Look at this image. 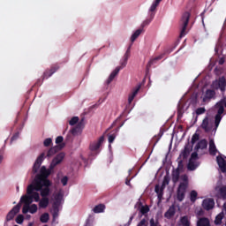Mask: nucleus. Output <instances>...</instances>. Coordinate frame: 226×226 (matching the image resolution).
<instances>
[{"label": "nucleus", "instance_id": "bf43d9fd", "mask_svg": "<svg viewBox=\"0 0 226 226\" xmlns=\"http://www.w3.org/2000/svg\"><path fill=\"white\" fill-rule=\"evenodd\" d=\"M4 226H8V224L5 223Z\"/></svg>", "mask_w": 226, "mask_h": 226}, {"label": "nucleus", "instance_id": "0eeeda50", "mask_svg": "<svg viewBox=\"0 0 226 226\" xmlns=\"http://www.w3.org/2000/svg\"><path fill=\"white\" fill-rule=\"evenodd\" d=\"M64 158H66V154L64 152L58 153L52 158L49 163L50 169H55L57 167V165H61V163L64 162Z\"/></svg>", "mask_w": 226, "mask_h": 226}, {"label": "nucleus", "instance_id": "c9c22d12", "mask_svg": "<svg viewBox=\"0 0 226 226\" xmlns=\"http://www.w3.org/2000/svg\"><path fill=\"white\" fill-rule=\"evenodd\" d=\"M222 220H223V212L219 214L215 217V225H220V223H222Z\"/></svg>", "mask_w": 226, "mask_h": 226}, {"label": "nucleus", "instance_id": "72a5a7b5", "mask_svg": "<svg viewBox=\"0 0 226 226\" xmlns=\"http://www.w3.org/2000/svg\"><path fill=\"white\" fill-rule=\"evenodd\" d=\"M15 222L19 225H22L24 223V215H22V214L18 215L15 219Z\"/></svg>", "mask_w": 226, "mask_h": 226}, {"label": "nucleus", "instance_id": "864d4df0", "mask_svg": "<svg viewBox=\"0 0 226 226\" xmlns=\"http://www.w3.org/2000/svg\"><path fill=\"white\" fill-rule=\"evenodd\" d=\"M44 75H45L46 79H48V77H50V75H52V72L49 75H47V72H46Z\"/></svg>", "mask_w": 226, "mask_h": 226}, {"label": "nucleus", "instance_id": "a18cd8bd", "mask_svg": "<svg viewBox=\"0 0 226 226\" xmlns=\"http://www.w3.org/2000/svg\"><path fill=\"white\" fill-rule=\"evenodd\" d=\"M138 226H147L146 225V221L145 220H142Z\"/></svg>", "mask_w": 226, "mask_h": 226}, {"label": "nucleus", "instance_id": "c03bdc74", "mask_svg": "<svg viewBox=\"0 0 226 226\" xmlns=\"http://www.w3.org/2000/svg\"><path fill=\"white\" fill-rule=\"evenodd\" d=\"M115 139H116V136H114V135H109V144H112V142H114Z\"/></svg>", "mask_w": 226, "mask_h": 226}, {"label": "nucleus", "instance_id": "7ed1b4c3", "mask_svg": "<svg viewBox=\"0 0 226 226\" xmlns=\"http://www.w3.org/2000/svg\"><path fill=\"white\" fill-rule=\"evenodd\" d=\"M63 197H64V191L61 188L56 189L53 193L51 199V213L53 215L54 219L59 216V211H61V206L63 204Z\"/></svg>", "mask_w": 226, "mask_h": 226}, {"label": "nucleus", "instance_id": "393cba45", "mask_svg": "<svg viewBox=\"0 0 226 226\" xmlns=\"http://www.w3.org/2000/svg\"><path fill=\"white\" fill-rule=\"evenodd\" d=\"M176 215V208L174 207H170V209L165 213L166 218H172V215Z\"/></svg>", "mask_w": 226, "mask_h": 226}, {"label": "nucleus", "instance_id": "aec40b11", "mask_svg": "<svg viewBox=\"0 0 226 226\" xmlns=\"http://www.w3.org/2000/svg\"><path fill=\"white\" fill-rule=\"evenodd\" d=\"M217 163L219 165V168L221 169L222 172H226V162L223 158L218 156L217 157Z\"/></svg>", "mask_w": 226, "mask_h": 226}, {"label": "nucleus", "instance_id": "4468645a", "mask_svg": "<svg viewBox=\"0 0 226 226\" xmlns=\"http://www.w3.org/2000/svg\"><path fill=\"white\" fill-rule=\"evenodd\" d=\"M225 86V78H221L219 80H216L212 84L213 89H221V91H224Z\"/></svg>", "mask_w": 226, "mask_h": 226}, {"label": "nucleus", "instance_id": "dca6fc26", "mask_svg": "<svg viewBox=\"0 0 226 226\" xmlns=\"http://www.w3.org/2000/svg\"><path fill=\"white\" fill-rule=\"evenodd\" d=\"M202 207L204 209H207V211H209V209H213L215 207V200L213 199H206L202 202Z\"/></svg>", "mask_w": 226, "mask_h": 226}, {"label": "nucleus", "instance_id": "13d9d810", "mask_svg": "<svg viewBox=\"0 0 226 226\" xmlns=\"http://www.w3.org/2000/svg\"><path fill=\"white\" fill-rule=\"evenodd\" d=\"M126 183V185H130V181H127V182H125Z\"/></svg>", "mask_w": 226, "mask_h": 226}, {"label": "nucleus", "instance_id": "1a4fd4ad", "mask_svg": "<svg viewBox=\"0 0 226 226\" xmlns=\"http://www.w3.org/2000/svg\"><path fill=\"white\" fill-rule=\"evenodd\" d=\"M53 170L54 169H50V164H49V169H47V167H45V166H41V170H40L41 175L37 176L34 181H36V179H47V177H49V176H50V174H52Z\"/></svg>", "mask_w": 226, "mask_h": 226}, {"label": "nucleus", "instance_id": "9d476101", "mask_svg": "<svg viewBox=\"0 0 226 226\" xmlns=\"http://www.w3.org/2000/svg\"><path fill=\"white\" fill-rule=\"evenodd\" d=\"M20 212V205H16L7 214L6 221L10 222L15 218V215H19Z\"/></svg>", "mask_w": 226, "mask_h": 226}, {"label": "nucleus", "instance_id": "2eb2a0df", "mask_svg": "<svg viewBox=\"0 0 226 226\" xmlns=\"http://www.w3.org/2000/svg\"><path fill=\"white\" fill-rule=\"evenodd\" d=\"M103 140H104V138L101 137V138H99V139L97 141H94L93 143H91L90 150L91 151H98V149H100L102 144H103Z\"/></svg>", "mask_w": 226, "mask_h": 226}, {"label": "nucleus", "instance_id": "7c9ffc66", "mask_svg": "<svg viewBox=\"0 0 226 226\" xmlns=\"http://www.w3.org/2000/svg\"><path fill=\"white\" fill-rule=\"evenodd\" d=\"M139 87L134 90L130 95H129V98H128V102L129 103H132V102H133V99L135 98V96H137L138 93H139Z\"/></svg>", "mask_w": 226, "mask_h": 226}, {"label": "nucleus", "instance_id": "f8f14e48", "mask_svg": "<svg viewBox=\"0 0 226 226\" xmlns=\"http://www.w3.org/2000/svg\"><path fill=\"white\" fill-rule=\"evenodd\" d=\"M197 153H192L191 155V159L189 161L188 169L189 170H195L199 165V162H197Z\"/></svg>", "mask_w": 226, "mask_h": 226}, {"label": "nucleus", "instance_id": "b1692460", "mask_svg": "<svg viewBox=\"0 0 226 226\" xmlns=\"http://www.w3.org/2000/svg\"><path fill=\"white\" fill-rule=\"evenodd\" d=\"M49 220H50V215H49V213H43L40 216V222L41 223H47L49 222Z\"/></svg>", "mask_w": 226, "mask_h": 226}, {"label": "nucleus", "instance_id": "bb28decb", "mask_svg": "<svg viewBox=\"0 0 226 226\" xmlns=\"http://www.w3.org/2000/svg\"><path fill=\"white\" fill-rule=\"evenodd\" d=\"M198 226H209V220L207 218H201L197 222Z\"/></svg>", "mask_w": 226, "mask_h": 226}, {"label": "nucleus", "instance_id": "e433bc0d", "mask_svg": "<svg viewBox=\"0 0 226 226\" xmlns=\"http://www.w3.org/2000/svg\"><path fill=\"white\" fill-rule=\"evenodd\" d=\"M216 192H219L221 197L223 199H226V187H223L222 189H219L218 187L215 189Z\"/></svg>", "mask_w": 226, "mask_h": 226}, {"label": "nucleus", "instance_id": "ddd939ff", "mask_svg": "<svg viewBox=\"0 0 226 226\" xmlns=\"http://www.w3.org/2000/svg\"><path fill=\"white\" fill-rule=\"evenodd\" d=\"M170 181V179H169V177H164L162 187H160V185L155 186V192H156L159 199L162 195L163 188H165L167 186V185H169Z\"/></svg>", "mask_w": 226, "mask_h": 226}, {"label": "nucleus", "instance_id": "5701e85b", "mask_svg": "<svg viewBox=\"0 0 226 226\" xmlns=\"http://www.w3.org/2000/svg\"><path fill=\"white\" fill-rule=\"evenodd\" d=\"M82 130H84V124H79L77 127L72 129V134L80 135V133H82Z\"/></svg>", "mask_w": 226, "mask_h": 226}, {"label": "nucleus", "instance_id": "a19ab883", "mask_svg": "<svg viewBox=\"0 0 226 226\" xmlns=\"http://www.w3.org/2000/svg\"><path fill=\"white\" fill-rule=\"evenodd\" d=\"M60 183H62L63 186H66L68 185V177L64 176L60 179Z\"/></svg>", "mask_w": 226, "mask_h": 226}, {"label": "nucleus", "instance_id": "a211bd4d", "mask_svg": "<svg viewBox=\"0 0 226 226\" xmlns=\"http://www.w3.org/2000/svg\"><path fill=\"white\" fill-rule=\"evenodd\" d=\"M143 33H144L143 28H139V29L135 30L131 35L132 43H133L135 41V40H137V38H139V36H140V34Z\"/></svg>", "mask_w": 226, "mask_h": 226}, {"label": "nucleus", "instance_id": "49530a36", "mask_svg": "<svg viewBox=\"0 0 226 226\" xmlns=\"http://www.w3.org/2000/svg\"><path fill=\"white\" fill-rule=\"evenodd\" d=\"M150 20H146L143 22V26H149Z\"/></svg>", "mask_w": 226, "mask_h": 226}, {"label": "nucleus", "instance_id": "6e6552de", "mask_svg": "<svg viewBox=\"0 0 226 226\" xmlns=\"http://www.w3.org/2000/svg\"><path fill=\"white\" fill-rule=\"evenodd\" d=\"M223 107H226V99L221 101L215 105V108L218 109V114L215 116V126L218 128L220 121H222V114H223Z\"/></svg>", "mask_w": 226, "mask_h": 226}, {"label": "nucleus", "instance_id": "2f4dec72", "mask_svg": "<svg viewBox=\"0 0 226 226\" xmlns=\"http://www.w3.org/2000/svg\"><path fill=\"white\" fill-rule=\"evenodd\" d=\"M139 87L134 90L130 95H129V98H128V102L129 103H132V102H133V99L135 98V96H137L138 93H139Z\"/></svg>", "mask_w": 226, "mask_h": 226}, {"label": "nucleus", "instance_id": "412c9836", "mask_svg": "<svg viewBox=\"0 0 226 226\" xmlns=\"http://www.w3.org/2000/svg\"><path fill=\"white\" fill-rule=\"evenodd\" d=\"M216 146L215 145V141L213 139L210 140L209 142V153L210 154H216L217 153Z\"/></svg>", "mask_w": 226, "mask_h": 226}, {"label": "nucleus", "instance_id": "39448f33", "mask_svg": "<svg viewBox=\"0 0 226 226\" xmlns=\"http://www.w3.org/2000/svg\"><path fill=\"white\" fill-rule=\"evenodd\" d=\"M184 182H182L177 190V199L178 200H185V193H186V188H188V177H183Z\"/></svg>", "mask_w": 226, "mask_h": 226}, {"label": "nucleus", "instance_id": "f704fd0d", "mask_svg": "<svg viewBox=\"0 0 226 226\" xmlns=\"http://www.w3.org/2000/svg\"><path fill=\"white\" fill-rule=\"evenodd\" d=\"M172 179L174 183H177V180L179 179V170H175L172 173Z\"/></svg>", "mask_w": 226, "mask_h": 226}, {"label": "nucleus", "instance_id": "09e8293b", "mask_svg": "<svg viewBox=\"0 0 226 226\" xmlns=\"http://www.w3.org/2000/svg\"><path fill=\"white\" fill-rule=\"evenodd\" d=\"M19 138V134H15L12 138L11 140H15Z\"/></svg>", "mask_w": 226, "mask_h": 226}, {"label": "nucleus", "instance_id": "f3484780", "mask_svg": "<svg viewBox=\"0 0 226 226\" xmlns=\"http://www.w3.org/2000/svg\"><path fill=\"white\" fill-rule=\"evenodd\" d=\"M213 96H215V91L207 90L205 94L201 95V100L202 102H204V103H206V102H209V100H211Z\"/></svg>", "mask_w": 226, "mask_h": 226}, {"label": "nucleus", "instance_id": "4d7b16f0", "mask_svg": "<svg viewBox=\"0 0 226 226\" xmlns=\"http://www.w3.org/2000/svg\"><path fill=\"white\" fill-rule=\"evenodd\" d=\"M19 190H20V188L18 186V187H17V192H19Z\"/></svg>", "mask_w": 226, "mask_h": 226}, {"label": "nucleus", "instance_id": "6ab92c4d", "mask_svg": "<svg viewBox=\"0 0 226 226\" xmlns=\"http://www.w3.org/2000/svg\"><path fill=\"white\" fill-rule=\"evenodd\" d=\"M63 140H64L63 136H58L56 139V149L61 150L64 147L65 144H64V142H63Z\"/></svg>", "mask_w": 226, "mask_h": 226}, {"label": "nucleus", "instance_id": "f257e3e1", "mask_svg": "<svg viewBox=\"0 0 226 226\" xmlns=\"http://www.w3.org/2000/svg\"><path fill=\"white\" fill-rule=\"evenodd\" d=\"M50 185L52 183L49 179L37 178L27 186L26 193L32 195L34 202H39L37 205L39 209H47L49 204H50V199L49 198V195H50Z\"/></svg>", "mask_w": 226, "mask_h": 226}, {"label": "nucleus", "instance_id": "58836bf2", "mask_svg": "<svg viewBox=\"0 0 226 226\" xmlns=\"http://www.w3.org/2000/svg\"><path fill=\"white\" fill-rule=\"evenodd\" d=\"M51 144H52V139L51 138H47L43 141V146H45V147H49V146H50Z\"/></svg>", "mask_w": 226, "mask_h": 226}, {"label": "nucleus", "instance_id": "79ce46f5", "mask_svg": "<svg viewBox=\"0 0 226 226\" xmlns=\"http://www.w3.org/2000/svg\"><path fill=\"white\" fill-rule=\"evenodd\" d=\"M197 199V192L195 191L191 192V200L192 202H195V200Z\"/></svg>", "mask_w": 226, "mask_h": 226}, {"label": "nucleus", "instance_id": "473e14b6", "mask_svg": "<svg viewBox=\"0 0 226 226\" xmlns=\"http://www.w3.org/2000/svg\"><path fill=\"white\" fill-rule=\"evenodd\" d=\"M139 87L134 90L130 95H129V98H128V102L129 103H132V102H133V99L135 98V96H137L138 93H139Z\"/></svg>", "mask_w": 226, "mask_h": 226}, {"label": "nucleus", "instance_id": "9b49d317", "mask_svg": "<svg viewBox=\"0 0 226 226\" xmlns=\"http://www.w3.org/2000/svg\"><path fill=\"white\" fill-rule=\"evenodd\" d=\"M190 20V14L189 12L184 13L182 17V30H181V36H185V33L186 31V27L188 26V22Z\"/></svg>", "mask_w": 226, "mask_h": 226}, {"label": "nucleus", "instance_id": "8fccbe9b", "mask_svg": "<svg viewBox=\"0 0 226 226\" xmlns=\"http://www.w3.org/2000/svg\"><path fill=\"white\" fill-rule=\"evenodd\" d=\"M132 220H133V215H132V216L130 217V219H129V222H128V224H129V225H130V223H132Z\"/></svg>", "mask_w": 226, "mask_h": 226}, {"label": "nucleus", "instance_id": "4be33fe9", "mask_svg": "<svg viewBox=\"0 0 226 226\" xmlns=\"http://www.w3.org/2000/svg\"><path fill=\"white\" fill-rule=\"evenodd\" d=\"M162 0H154L152 4L149 7L148 11H155L156 8H158V6L160 5V2H162Z\"/></svg>", "mask_w": 226, "mask_h": 226}, {"label": "nucleus", "instance_id": "cd10ccee", "mask_svg": "<svg viewBox=\"0 0 226 226\" xmlns=\"http://www.w3.org/2000/svg\"><path fill=\"white\" fill-rule=\"evenodd\" d=\"M201 128L205 130L206 132H209V120L207 118H205L202 122Z\"/></svg>", "mask_w": 226, "mask_h": 226}, {"label": "nucleus", "instance_id": "f03ea898", "mask_svg": "<svg viewBox=\"0 0 226 226\" xmlns=\"http://www.w3.org/2000/svg\"><path fill=\"white\" fill-rule=\"evenodd\" d=\"M33 195L26 194L21 196L19 200V204H24L22 207V214L23 215H36L38 213V209L40 207L36 203H33Z\"/></svg>", "mask_w": 226, "mask_h": 226}, {"label": "nucleus", "instance_id": "423d86ee", "mask_svg": "<svg viewBox=\"0 0 226 226\" xmlns=\"http://www.w3.org/2000/svg\"><path fill=\"white\" fill-rule=\"evenodd\" d=\"M128 57H130V55H128V53H126L124 56V60L121 63V66L120 67H117L109 75V79H108V82L109 84H110V82H112V80H114V79L116 78V75H117V73H119V72L121 71L122 68H124V66H126V64L128 63Z\"/></svg>", "mask_w": 226, "mask_h": 226}, {"label": "nucleus", "instance_id": "5fc2aeb1", "mask_svg": "<svg viewBox=\"0 0 226 226\" xmlns=\"http://www.w3.org/2000/svg\"><path fill=\"white\" fill-rule=\"evenodd\" d=\"M3 162V155H0V163Z\"/></svg>", "mask_w": 226, "mask_h": 226}, {"label": "nucleus", "instance_id": "37998d69", "mask_svg": "<svg viewBox=\"0 0 226 226\" xmlns=\"http://www.w3.org/2000/svg\"><path fill=\"white\" fill-rule=\"evenodd\" d=\"M199 140V134L195 133L193 134L192 138V144H194V142Z\"/></svg>", "mask_w": 226, "mask_h": 226}, {"label": "nucleus", "instance_id": "a878e982", "mask_svg": "<svg viewBox=\"0 0 226 226\" xmlns=\"http://www.w3.org/2000/svg\"><path fill=\"white\" fill-rule=\"evenodd\" d=\"M206 147H207V141L206 139L200 141L196 147L197 149H206Z\"/></svg>", "mask_w": 226, "mask_h": 226}, {"label": "nucleus", "instance_id": "6e6d98bb", "mask_svg": "<svg viewBox=\"0 0 226 226\" xmlns=\"http://www.w3.org/2000/svg\"><path fill=\"white\" fill-rule=\"evenodd\" d=\"M220 64H223V60L219 61Z\"/></svg>", "mask_w": 226, "mask_h": 226}, {"label": "nucleus", "instance_id": "3c124183", "mask_svg": "<svg viewBox=\"0 0 226 226\" xmlns=\"http://www.w3.org/2000/svg\"><path fill=\"white\" fill-rule=\"evenodd\" d=\"M26 220H31V216L29 215H26Z\"/></svg>", "mask_w": 226, "mask_h": 226}, {"label": "nucleus", "instance_id": "20e7f679", "mask_svg": "<svg viewBox=\"0 0 226 226\" xmlns=\"http://www.w3.org/2000/svg\"><path fill=\"white\" fill-rule=\"evenodd\" d=\"M57 153V147H54L48 150L47 154L44 153H41L37 159L35 160V162L34 163L33 167V172H38L40 170V167L41 166V163H43V160L45 158H50V156H54V154Z\"/></svg>", "mask_w": 226, "mask_h": 226}, {"label": "nucleus", "instance_id": "ea45409f", "mask_svg": "<svg viewBox=\"0 0 226 226\" xmlns=\"http://www.w3.org/2000/svg\"><path fill=\"white\" fill-rule=\"evenodd\" d=\"M139 211L142 215H146V213L149 212V207L147 206L140 207Z\"/></svg>", "mask_w": 226, "mask_h": 226}, {"label": "nucleus", "instance_id": "4c0bfd02", "mask_svg": "<svg viewBox=\"0 0 226 226\" xmlns=\"http://www.w3.org/2000/svg\"><path fill=\"white\" fill-rule=\"evenodd\" d=\"M78 123H79V117H73L69 121V124H71V126H73V125L77 124Z\"/></svg>", "mask_w": 226, "mask_h": 226}, {"label": "nucleus", "instance_id": "c85d7f7f", "mask_svg": "<svg viewBox=\"0 0 226 226\" xmlns=\"http://www.w3.org/2000/svg\"><path fill=\"white\" fill-rule=\"evenodd\" d=\"M180 223L183 226H190V219L188 216H184L180 219Z\"/></svg>", "mask_w": 226, "mask_h": 226}, {"label": "nucleus", "instance_id": "de8ad7c7", "mask_svg": "<svg viewBox=\"0 0 226 226\" xmlns=\"http://www.w3.org/2000/svg\"><path fill=\"white\" fill-rule=\"evenodd\" d=\"M202 112H204V109H200L197 110L198 114H202Z\"/></svg>", "mask_w": 226, "mask_h": 226}, {"label": "nucleus", "instance_id": "c756f323", "mask_svg": "<svg viewBox=\"0 0 226 226\" xmlns=\"http://www.w3.org/2000/svg\"><path fill=\"white\" fill-rule=\"evenodd\" d=\"M105 211V205H98L94 208V213H103Z\"/></svg>", "mask_w": 226, "mask_h": 226}, {"label": "nucleus", "instance_id": "603ef678", "mask_svg": "<svg viewBox=\"0 0 226 226\" xmlns=\"http://www.w3.org/2000/svg\"><path fill=\"white\" fill-rule=\"evenodd\" d=\"M33 225H34V222H28V226H33Z\"/></svg>", "mask_w": 226, "mask_h": 226}]
</instances>
